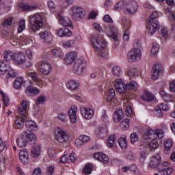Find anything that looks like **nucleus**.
<instances>
[{"mask_svg":"<svg viewBox=\"0 0 175 175\" xmlns=\"http://www.w3.org/2000/svg\"><path fill=\"white\" fill-rule=\"evenodd\" d=\"M92 46L95 49L96 54L102 58H107L109 51L106 49L105 40L100 36H92L91 37Z\"/></svg>","mask_w":175,"mask_h":175,"instance_id":"1","label":"nucleus"},{"mask_svg":"<svg viewBox=\"0 0 175 175\" xmlns=\"http://www.w3.org/2000/svg\"><path fill=\"white\" fill-rule=\"evenodd\" d=\"M28 101L25 100H23L21 102V106L18 109V113L21 118H18L14 122V127L16 129H21V128H24V123L25 121V118H27V111H28Z\"/></svg>","mask_w":175,"mask_h":175,"instance_id":"2","label":"nucleus"},{"mask_svg":"<svg viewBox=\"0 0 175 175\" xmlns=\"http://www.w3.org/2000/svg\"><path fill=\"white\" fill-rule=\"evenodd\" d=\"M114 87L117 92H119V94L125 93L126 90H129L130 91L137 90V83L136 82L131 81L129 83L125 85L121 79H117L115 81Z\"/></svg>","mask_w":175,"mask_h":175,"instance_id":"3","label":"nucleus"},{"mask_svg":"<svg viewBox=\"0 0 175 175\" xmlns=\"http://www.w3.org/2000/svg\"><path fill=\"white\" fill-rule=\"evenodd\" d=\"M29 28L33 32L39 31L43 27V19L40 14H36L29 16Z\"/></svg>","mask_w":175,"mask_h":175,"instance_id":"4","label":"nucleus"},{"mask_svg":"<svg viewBox=\"0 0 175 175\" xmlns=\"http://www.w3.org/2000/svg\"><path fill=\"white\" fill-rule=\"evenodd\" d=\"M158 16L157 12H153L148 21L147 28H148L149 35H150V36L157 32V29H158V27H159V22L157 21Z\"/></svg>","mask_w":175,"mask_h":175,"instance_id":"5","label":"nucleus"},{"mask_svg":"<svg viewBox=\"0 0 175 175\" xmlns=\"http://www.w3.org/2000/svg\"><path fill=\"white\" fill-rule=\"evenodd\" d=\"M87 69V62L85 59L82 58L76 59L74 62L72 72L77 75V76H81L84 75L85 70Z\"/></svg>","mask_w":175,"mask_h":175,"instance_id":"6","label":"nucleus"},{"mask_svg":"<svg viewBox=\"0 0 175 175\" xmlns=\"http://www.w3.org/2000/svg\"><path fill=\"white\" fill-rule=\"evenodd\" d=\"M142 57V51L139 49L134 48L131 49L127 54V61L129 62H136L137 59H140Z\"/></svg>","mask_w":175,"mask_h":175,"instance_id":"7","label":"nucleus"},{"mask_svg":"<svg viewBox=\"0 0 175 175\" xmlns=\"http://www.w3.org/2000/svg\"><path fill=\"white\" fill-rule=\"evenodd\" d=\"M153 137L154 139L148 143L150 150H156L158 148V141H157V139H162L163 137V131L162 130H157L153 134Z\"/></svg>","mask_w":175,"mask_h":175,"instance_id":"8","label":"nucleus"},{"mask_svg":"<svg viewBox=\"0 0 175 175\" xmlns=\"http://www.w3.org/2000/svg\"><path fill=\"white\" fill-rule=\"evenodd\" d=\"M70 14L74 20H79V18H83L84 16V10L81 7L72 6L70 9Z\"/></svg>","mask_w":175,"mask_h":175,"instance_id":"9","label":"nucleus"},{"mask_svg":"<svg viewBox=\"0 0 175 175\" xmlns=\"http://www.w3.org/2000/svg\"><path fill=\"white\" fill-rule=\"evenodd\" d=\"M55 139L59 143H65L68 139V134L61 129L57 128L55 130Z\"/></svg>","mask_w":175,"mask_h":175,"instance_id":"10","label":"nucleus"},{"mask_svg":"<svg viewBox=\"0 0 175 175\" xmlns=\"http://www.w3.org/2000/svg\"><path fill=\"white\" fill-rule=\"evenodd\" d=\"M162 162V157H161V152L157 153L150 157L149 166L152 169H157Z\"/></svg>","mask_w":175,"mask_h":175,"instance_id":"11","label":"nucleus"},{"mask_svg":"<svg viewBox=\"0 0 175 175\" xmlns=\"http://www.w3.org/2000/svg\"><path fill=\"white\" fill-rule=\"evenodd\" d=\"M38 69L40 73H42V75L47 76L50 75L51 72H52L53 67L51 66V64H50L49 63L42 62L39 64Z\"/></svg>","mask_w":175,"mask_h":175,"instance_id":"12","label":"nucleus"},{"mask_svg":"<svg viewBox=\"0 0 175 175\" xmlns=\"http://www.w3.org/2000/svg\"><path fill=\"white\" fill-rule=\"evenodd\" d=\"M137 3L135 1H131L126 3L125 13L127 14H135L137 12Z\"/></svg>","mask_w":175,"mask_h":175,"instance_id":"13","label":"nucleus"},{"mask_svg":"<svg viewBox=\"0 0 175 175\" xmlns=\"http://www.w3.org/2000/svg\"><path fill=\"white\" fill-rule=\"evenodd\" d=\"M57 19L59 21V24L62 25L63 27H69L72 28L73 25L72 23V21L68 16H63L61 14H57Z\"/></svg>","mask_w":175,"mask_h":175,"instance_id":"14","label":"nucleus"},{"mask_svg":"<svg viewBox=\"0 0 175 175\" xmlns=\"http://www.w3.org/2000/svg\"><path fill=\"white\" fill-rule=\"evenodd\" d=\"M76 113H77V107L75 105L71 106L68 111V114L72 124H76L77 121V116Z\"/></svg>","mask_w":175,"mask_h":175,"instance_id":"15","label":"nucleus"},{"mask_svg":"<svg viewBox=\"0 0 175 175\" xmlns=\"http://www.w3.org/2000/svg\"><path fill=\"white\" fill-rule=\"evenodd\" d=\"M19 9H21L23 12H32V10H36L39 9V5L37 4L29 5L28 3H20L18 5Z\"/></svg>","mask_w":175,"mask_h":175,"instance_id":"16","label":"nucleus"},{"mask_svg":"<svg viewBox=\"0 0 175 175\" xmlns=\"http://www.w3.org/2000/svg\"><path fill=\"white\" fill-rule=\"evenodd\" d=\"M162 72V66L159 64H156L152 69V79L153 80H158L159 79V74Z\"/></svg>","mask_w":175,"mask_h":175,"instance_id":"17","label":"nucleus"},{"mask_svg":"<svg viewBox=\"0 0 175 175\" xmlns=\"http://www.w3.org/2000/svg\"><path fill=\"white\" fill-rule=\"evenodd\" d=\"M29 152L27 149H24L19 152V159L23 165H27L29 162Z\"/></svg>","mask_w":175,"mask_h":175,"instance_id":"18","label":"nucleus"},{"mask_svg":"<svg viewBox=\"0 0 175 175\" xmlns=\"http://www.w3.org/2000/svg\"><path fill=\"white\" fill-rule=\"evenodd\" d=\"M76 57H77V53L76 51L68 53L64 59V64L66 65H71L73 61H76Z\"/></svg>","mask_w":175,"mask_h":175,"instance_id":"19","label":"nucleus"},{"mask_svg":"<svg viewBox=\"0 0 175 175\" xmlns=\"http://www.w3.org/2000/svg\"><path fill=\"white\" fill-rule=\"evenodd\" d=\"M94 158L104 165L109 163V157L103 152H98L94 154Z\"/></svg>","mask_w":175,"mask_h":175,"instance_id":"20","label":"nucleus"},{"mask_svg":"<svg viewBox=\"0 0 175 175\" xmlns=\"http://www.w3.org/2000/svg\"><path fill=\"white\" fill-rule=\"evenodd\" d=\"M81 113L85 120H91L94 117V110L90 108H81Z\"/></svg>","mask_w":175,"mask_h":175,"instance_id":"21","label":"nucleus"},{"mask_svg":"<svg viewBox=\"0 0 175 175\" xmlns=\"http://www.w3.org/2000/svg\"><path fill=\"white\" fill-rule=\"evenodd\" d=\"M14 61L17 65H23L25 63V55L21 52L15 53Z\"/></svg>","mask_w":175,"mask_h":175,"instance_id":"22","label":"nucleus"},{"mask_svg":"<svg viewBox=\"0 0 175 175\" xmlns=\"http://www.w3.org/2000/svg\"><path fill=\"white\" fill-rule=\"evenodd\" d=\"M25 137L26 138L27 143L29 144H35L36 143V135L33 133H30L27 131L23 133Z\"/></svg>","mask_w":175,"mask_h":175,"instance_id":"23","label":"nucleus"},{"mask_svg":"<svg viewBox=\"0 0 175 175\" xmlns=\"http://www.w3.org/2000/svg\"><path fill=\"white\" fill-rule=\"evenodd\" d=\"M40 36L45 43L50 44L51 43V40H53V36H51V33L49 31H44L40 33Z\"/></svg>","mask_w":175,"mask_h":175,"instance_id":"24","label":"nucleus"},{"mask_svg":"<svg viewBox=\"0 0 175 175\" xmlns=\"http://www.w3.org/2000/svg\"><path fill=\"white\" fill-rule=\"evenodd\" d=\"M109 29L111 33L109 36H111L115 42H118V29H117V27L111 25L109 27Z\"/></svg>","mask_w":175,"mask_h":175,"instance_id":"25","label":"nucleus"},{"mask_svg":"<svg viewBox=\"0 0 175 175\" xmlns=\"http://www.w3.org/2000/svg\"><path fill=\"white\" fill-rule=\"evenodd\" d=\"M24 84H25L24 78L22 77H18L15 79L13 83V87L15 88V90H20V88H21L22 85H24Z\"/></svg>","mask_w":175,"mask_h":175,"instance_id":"26","label":"nucleus"},{"mask_svg":"<svg viewBox=\"0 0 175 175\" xmlns=\"http://www.w3.org/2000/svg\"><path fill=\"white\" fill-rule=\"evenodd\" d=\"M142 99L145 102H152V100H154V94L150 92V91L144 90Z\"/></svg>","mask_w":175,"mask_h":175,"instance_id":"27","label":"nucleus"},{"mask_svg":"<svg viewBox=\"0 0 175 175\" xmlns=\"http://www.w3.org/2000/svg\"><path fill=\"white\" fill-rule=\"evenodd\" d=\"M57 34L60 38H64V36H71L72 31L68 28H61L57 31Z\"/></svg>","mask_w":175,"mask_h":175,"instance_id":"28","label":"nucleus"},{"mask_svg":"<svg viewBox=\"0 0 175 175\" xmlns=\"http://www.w3.org/2000/svg\"><path fill=\"white\" fill-rule=\"evenodd\" d=\"M25 93L27 95H39L40 90L38 88L29 85L27 87Z\"/></svg>","mask_w":175,"mask_h":175,"instance_id":"29","label":"nucleus"},{"mask_svg":"<svg viewBox=\"0 0 175 175\" xmlns=\"http://www.w3.org/2000/svg\"><path fill=\"white\" fill-rule=\"evenodd\" d=\"M113 118L114 122H120V121L124 118V112H122V110H116L113 115Z\"/></svg>","mask_w":175,"mask_h":175,"instance_id":"30","label":"nucleus"},{"mask_svg":"<svg viewBox=\"0 0 175 175\" xmlns=\"http://www.w3.org/2000/svg\"><path fill=\"white\" fill-rule=\"evenodd\" d=\"M26 127L29 132H33V131H38V125L32 120L26 121Z\"/></svg>","mask_w":175,"mask_h":175,"instance_id":"31","label":"nucleus"},{"mask_svg":"<svg viewBox=\"0 0 175 175\" xmlns=\"http://www.w3.org/2000/svg\"><path fill=\"white\" fill-rule=\"evenodd\" d=\"M157 172L161 175H170L173 172V168L172 167H158Z\"/></svg>","mask_w":175,"mask_h":175,"instance_id":"32","label":"nucleus"},{"mask_svg":"<svg viewBox=\"0 0 175 175\" xmlns=\"http://www.w3.org/2000/svg\"><path fill=\"white\" fill-rule=\"evenodd\" d=\"M16 143L18 147H25L27 146V138L25 137V135H24V133H23L17 139Z\"/></svg>","mask_w":175,"mask_h":175,"instance_id":"33","label":"nucleus"},{"mask_svg":"<svg viewBox=\"0 0 175 175\" xmlns=\"http://www.w3.org/2000/svg\"><path fill=\"white\" fill-rule=\"evenodd\" d=\"M31 152L33 158H38L40 155V146L39 144L33 146Z\"/></svg>","mask_w":175,"mask_h":175,"instance_id":"34","label":"nucleus"},{"mask_svg":"<svg viewBox=\"0 0 175 175\" xmlns=\"http://www.w3.org/2000/svg\"><path fill=\"white\" fill-rule=\"evenodd\" d=\"M27 76L28 77H31L33 81H35L36 85H40V84H42L40 79L38 78V74H36V72H27Z\"/></svg>","mask_w":175,"mask_h":175,"instance_id":"35","label":"nucleus"},{"mask_svg":"<svg viewBox=\"0 0 175 175\" xmlns=\"http://www.w3.org/2000/svg\"><path fill=\"white\" fill-rule=\"evenodd\" d=\"M15 54L16 53H13L11 51H5L3 52L4 59H5V61H7V62L12 61V59H13V61H14Z\"/></svg>","mask_w":175,"mask_h":175,"instance_id":"36","label":"nucleus"},{"mask_svg":"<svg viewBox=\"0 0 175 175\" xmlns=\"http://www.w3.org/2000/svg\"><path fill=\"white\" fill-rule=\"evenodd\" d=\"M124 107L125 109L126 116H127V117H129V116L132 114V107L126 100L124 101Z\"/></svg>","mask_w":175,"mask_h":175,"instance_id":"37","label":"nucleus"},{"mask_svg":"<svg viewBox=\"0 0 175 175\" xmlns=\"http://www.w3.org/2000/svg\"><path fill=\"white\" fill-rule=\"evenodd\" d=\"M0 94L1 95V98L3 102L4 106H5V107H8V106H9V103H10V99L9 98V96L5 94V92H3L2 90H0Z\"/></svg>","mask_w":175,"mask_h":175,"instance_id":"38","label":"nucleus"},{"mask_svg":"<svg viewBox=\"0 0 175 175\" xmlns=\"http://www.w3.org/2000/svg\"><path fill=\"white\" fill-rule=\"evenodd\" d=\"M66 87L68 90H77L79 88V83L76 81H70L66 83Z\"/></svg>","mask_w":175,"mask_h":175,"instance_id":"39","label":"nucleus"},{"mask_svg":"<svg viewBox=\"0 0 175 175\" xmlns=\"http://www.w3.org/2000/svg\"><path fill=\"white\" fill-rule=\"evenodd\" d=\"M118 143L123 150H125L128 147V142H126V137H120L118 140Z\"/></svg>","mask_w":175,"mask_h":175,"instance_id":"40","label":"nucleus"},{"mask_svg":"<svg viewBox=\"0 0 175 175\" xmlns=\"http://www.w3.org/2000/svg\"><path fill=\"white\" fill-rule=\"evenodd\" d=\"M9 70L8 64L3 62H0V75H5Z\"/></svg>","mask_w":175,"mask_h":175,"instance_id":"41","label":"nucleus"},{"mask_svg":"<svg viewBox=\"0 0 175 175\" xmlns=\"http://www.w3.org/2000/svg\"><path fill=\"white\" fill-rule=\"evenodd\" d=\"M173 147V142L172 139H167L165 143V154H170V150Z\"/></svg>","mask_w":175,"mask_h":175,"instance_id":"42","label":"nucleus"},{"mask_svg":"<svg viewBox=\"0 0 175 175\" xmlns=\"http://www.w3.org/2000/svg\"><path fill=\"white\" fill-rule=\"evenodd\" d=\"M122 25L124 31H129L131 28V21L128 18L123 17L122 18Z\"/></svg>","mask_w":175,"mask_h":175,"instance_id":"43","label":"nucleus"},{"mask_svg":"<svg viewBox=\"0 0 175 175\" xmlns=\"http://www.w3.org/2000/svg\"><path fill=\"white\" fill-rule=\"evenodd\" d=\"M116 144V135H113L109 136V140L107 142V146L109 148H113L114 147V144Z\"/></svg>","mask_w":175,"mask_h":175,"instance_id":"44","label":"nucleus"},{"mask_svg":"<svg viewBox=\"0 0 175 175\" xmlns=\"http://www.w3.org/2000/svg\"><path fill=\"white\" fill-rule=\"evenodd\" d=\"M112 74L116 77H120V76H121V67L118 66H113L112 68Z\"/></svg>","mask_w":175,"mask_h":175,"instance_id":"45","label":"nucleus"},{"mask_svg":"<svg viewBox=\"0 0 175 175\" xmlns=\"http://www.w3.org/2000/svg\"><path fill=\"white\" fill-rule=\"evenodd\" d=\"M114 96H116V91L114 89H109L108 92V96L107 98V102H111V100L114 99Z\"/></svg>","mask_w":175,"mask_h":175,"instance_id":"46","label":"nucleus"},{"mask_svg":"<svg viewBox=\"0 0 175 175\" xmlns=\"http://www.w3.org/2000/svg\"><path fill=\"white\" fill-rule=\"evenodd\" d=\"M159 51V44L154 42L152 44V50L150 51L151 55H156V54H158Z\"/></svg>","mask_w":175,"mask_h":175,"instance_id":"47","label":"nucleus"},{"mask_svg":"<svg viewBox=\"0 0 175 175\" xmlns=\"http://www.w3.org/2000/svg\"><path fill=\"white\" fill-rule=\"evenodd\" d=\"M92 172V164L89 163L86 165L83 170V174L88 175L91 174Z\"/></svg>","mask_w":175,"mask_h":175,"instance_id":"48","label":"nucleus"},{"mask_svg":"<svg viewBox=\"0 0 175 175\" xmlns=\"http://www.w3.org/2000/svg\"><path fill=\"white\" fill-rule=\"evenodd\" d=\"M129 118L124 119L120 123L121 129L124 130L128 129L129 128Z\"/></svg>","mask_w":175,"mask_h":175,"instance_id":"49","label":"nucleus"},{"mask_svg":"<svg viewBox=\"0 0 175 175\" xmlns=\"http://www.w3.org/2000/svg\"><path fill=\"white\" fill-rule=\"evenodd\" d=\"M44 102H46V96H40L36 100V105L39 106V105H43Z\"/></svg>","mask_w":175,"mask_h":175,"instance_id":"50","label":"nucleus"},{"mask_svg":"<svg viewBox=\"0 0 175 175\" xmlns=\"http://www.w3.org/2000/svg\"><path fill=\"white\" fill-rule=\"evenodd\" d=\"M159 113H161V111L163 110V111H167L169 110V105H167V103H161L158 105Z\"/></svg>","mask_w":175,"mask_h":175,"instance_id":"51","label":"nucleus"},{"mask_svg":"<svg viewBox=\"0 0 175 175\" xmlns=\"http://www.w3.org/2000/svg\"><path fill=\"white\" fill-rule=\"evenodd\" d=\"M2 33L7 39H12L13 38V32L12 31H7L5 29H3Z\"/></svg>","mask_w":175,"mask_h":175,"instance_id":"52","label":"nucleus"},{"mask_svg":"<svg viewBox=\"0 0 175 175\" xmlns=\"http://www.w3.org/2000/svg\"><path fill=\"white\" fill-rule=\"evenodd\" d=\"M127 75L129 77H133L137 75V70L135 68H130L127 71Z\"/></svg>","mask_w":175,"mask_h":175,"instance_id":"53","label":"nucleus"},{"mask_svg":"<svg viewBox=\"0 0 175 175\" xmlns=\"http://www.w3.org/2000/svg\"><path fill=\"white\" fill-rule=\"evenodd\" d=\"M12 21L13 19L12 18H6L3 23V27L5 28H7V27H10V25H12Z\"/></svg>","mask_w":175,"mask_h":175,"instance_id":"54","label":"nucleus"},{"mask_svg":"<svg viewBox=\"0 0 175 175\" xmlns=\"http://www.w3.org/2000/svg\"><path fill=\"white\" fill-rule=\"evenodd\" d=\"M139 141V137H137V133H133L131 135V142L133 144H135L136 142Z\"/></svg>","mask_w":175,"mask_h":175,"instance_id":"55","label":"nucleus"},{"mask_svg":"<svg viewBox=\"0 0 175 175\" xmlns=\"http://www.w3.org/2000/svg\"><path fill=\"white\" fill-rule=\"evenodd\" d=\"M51 54L53 55V57H61L62 55V52L58 49H53L51 51Z\"/></svg>","mask_w":175,"mask_h":175,"instance_id":"56","label":"nucleus"},{"mask_svg":"<svg viewBox=\"0 0 175 175\" xmlns=\"http://www.w3.org/2000/svg\"><path fill=\"white\" fill-rule=\"evenodd\" d=\"M68 161H69V156H68L67 154L63 155L59 159L60 163H68Z\"/></svg>","mask_w":175,"mask_h":175,"instance_id":"57","label":"nucleus"},{"mask_svg":"<svg viewBox=\"0 0 175 175\" xmlns=\"http://www.w3.org/2000/svg\"><path fill=\"white\" fill-rule=\"evenodd\" d=\"M161 34L165 39H167V38H169V35L167 34V29L166 28L162 27L161 29Z\"/></svg>","mask_w":175,"mask_h":175,"instance_id":"58","label":"nucleus"},{"mask_svg":"<svg viewBox=\"0 0 175 175\" xmlns=\"http://www.w3.org/2000/svg\"><path fill=\"white\" fill-rule=\"evenodd\" d=\"M155 133L152 130L148 129L146 133L144 134V137L145 139H149L150 136H152V135Z\"/></svg>","mask_w":175,"mask_h":175,"instance_id":"59","label":"nucleus"},{"mask_svg":"<svg viewBox=\"0 0 175 175\" xmlns=\"http://www.w3.org/2000/svg\"><path fill=\"white\" fill-rule=\"evenodd\" d=\"M73 44H75V41L72 40H70L69 41H64L63 42L64 47H72Z\"/></svg>","mask_w":175,"mask_h":175,"instance_id":"60","label":"nucleus"},{"mask_svg":"<svg viewBox=\"0 0 175 175\" xmlns=\"http://www.w3.org/2000/svg\"><path fill=\"white\" fill-rule=\"evenodd\" d=\"M54 169H55L54 165L48 166L46 170V174L53 175V174L54 173Z\"/></svg>","mask_w":175,"mask_h":175,"instance_id":"61","label":"nucleus"},{"mask_svg":"<svg viewBox=\"0 0 175 175\" xmlns=\"http://www.w3.org/2000/svg\"><path fill=\"white\" fill-rule=\"evenodd\" d=\"M122 38L124 42H128L129 40V30L124 31Z\"/></svg>","mask_w":175,"mask_h":175,"instance_id":"62","label":"nucleus"},{"mask_svg":"<svg viewBox=\"0 0 175 175\" xmlns=\"http://www.w3.org/2000/svg\"><path fill=\"white\" fill-rule=\"evenodd\" d=\"M168 17L170 18V20H171V21H174L175 20V14L174 12H173V11L168 10Z\"/></svg>","mask_w":175,"mask_h":175,"instance_id":"63","label":"nucleus"},{"mask_svg":"<svg viewBox=\"0 0 175 175\" xmlns=\"http://www.w3.org/2000/svg\"><path fill=\"white\" fill-rule=\"evenodd\" d=\"M170 91L171 92H175V80L170 82Z\"/></svg>","mask_w":175,"mask_h":175,"instance_id":"64","label":"nucleus"}]
</instances>
